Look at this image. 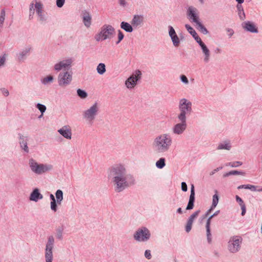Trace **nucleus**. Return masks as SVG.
<instances>
[{
	"instance_id": "nucleus-1",
	"label": "nucleus",
	"mask_w": 262,
	"mask_h": 262,
	"mask_svg": "<svg viewBox=\"0 0 262 262\" xmlns=\"http://www.w3.org/2000/svg\"><path fill=\"white\" fill-rule=\"evenodd\" d=\"M107 178L112 183L115 192L119 193L136 184L134 176L129 173L126 167L122 164H115L108 168Z\"/></svg>"
},
{
	"instance_id": "nucleus-2",
	"label": "nucleus",
	"mask_w": 262,
	"mask_h": 262,
	"mask_svg": "<svg viewBox=\"0 0 262 262\" xmlns=\"http://www.w3.org/2000/svg\"><path fill=\"white\" fill-rule=\"evenodd\" d=\"M172 143V138L168 134H162L155 137L152 141L151 147L157 154L167 152Z\"/></svg>"
},
{
	"instance_id": "nucleus-3",
	"label": "nucleus",
	"mask_w": 262,
	"mask_h": 262,
	"mask_svg": "<svg viewBox=\"0 0 262 262\" xmlns=\"http://www.w3.org/2000/svg\"><path fill=\"white\" fill-rule=\"evenodd\" d=\"M179 109L180 111L178 119L186 120V115H190L192 112V103L186 98H182L179 102Z\"/></svg>"
},
{
	"instance_id": "nucleus-4",
	"label": "nucleus",
	"mask_w": 262,
	"mask_h": 262,
	"mask_svg": "<svg viewBox=\"0 0 262 262\" xmlns=\"http://www.w3.org/2000/svg\"><path fill=\"white\" fill-rule=\"evenodd\" d=\"M29 165L31 170L37 174H41L53 169L52 165L49 164H39L33 158L29 159Z\"/></svg>"
},
{
	"instance_id": "nucleus-5",
	"label": "nucleus",
	"mask_w": 262,
	"mask_h": 262,
	"mask_svg": "<svg viewBox=\"0 0 262 262\" xmlns=\"http://www.w3.org/2000/svg\"><path fill=\"white\" fill-rule=\"evenodd\" d=\"M114 33L115 29L111 25H104L101 28L100 32L95 35V38L97 41L111 39Z\"/></svg>"
},
{
	"instance_id": "nucleus-6",
	"label": "nucleus",
	"mask_w": 262,
	"mask_h": 262,
	"mask_svg": "<svg viewBox=\"0 0 262 262\" xmlns=\"http://www.w3.org/2000/svg\"><path fill=\"white\" fill-rule=\"evenodd\" d=\"M243 238L239 235H234L230 237L227 245L228 251L231 253H236L239 251Z\"/></svg>"
},
{
	"instance_id": "nucleus-7",
	"label": "nucleus",
	"mask_w": 262,
	"mask_h": 262,
	"mask_svg": "<svg viewBox=\"0 0 262 262\" xmlns=\"http://www.w3.org/2000/svg\"><path fill=\"white\" fill-rule=\"evenodd\" d=\"M55 245V238L53 235L48 236L45 250L46 262H52L53 260V249Z\"/></svg>"
},
{
	"instance_id": "nucleus-8",
	"label": "nucleus",
	"mask_w": 262,
	"mask_h": 262,
	"mask_svg": "<svg viewBox=\"0 0 262 262\" xmlns=\"http://www.w3.org/2000/svg\"><path fill=\"white\" fill-rule=\"evenodd\" d=\"M150 231L145 227L138 229L134 234V238L139 242H147L150 238Z\"/></svg>"
},
{
	"instance_id": "nucleus-9",
	"label": "nucleus",
	"mask_w": 262,
	"mask_h": 262,
	"mask_svg": "<svg viewBox=\"0 0 262 262\" xmlns=\"http://www.w3.org/2000/svg\"><path fill=\"white\" fill-rule=\"evenodd\" d=\"M99 111V105L97 102H95L89 108L83 112V117L87 121H93L97 116Z\"/></svg>"
},
{
	"instance_id": "nucleus-10",
	"label": "nucleus",
	"mask_w": 262,
	"mask_h": 262,
	"mask_svg": "<svg viewBox=\"0 0 262 262\" xmlns=\"http://www.w3.org/2000/svg\"><path fill=\"white\" fill-rule=\"evenodd\" d=\"M58 83L61 87L69 85L72 80V74L68 71L60 72L57 77Z\"/></svg>"
},
{
	"instance_id": "nucleus-11",
	"label": "nucleus",
	"mask_w": 262,
	"mask_h": 262,
	"mask_svg": "<svg viewBox=\"0 0 262 262\" xmlns=\"http://www.w3.org/2000/svg\"><path fill=\"white\" fill-rule=\"evenodd\" d=\"M141 72L140 70H136L125 81V86L129 89L133 88L137 84V81L141 78Z\"/></svg>"
},
{
	"instance_id": "nucleus-12",
	"label": "nucleus",
	"mask_w": 262,
	"mask_h": 262,
	"mask_svg": "<svg viewBox=\"0 0 262 262\" xmlns=\"http://www.w3.org/2000/svg\"><path fill=\"white\" fill-rule=\"evenodd\" d=\"M73 62V59L72 58L62 60L54 65V69L57 72L62 70L68 71L71 68Z\"/></svg>"
},
{
	"instance_id": "nucleus-13",
	"label": "nucleus",
	"mask_w": 262,
	"mask_h": 262,
	"mask_svg": "<svg viewBox=\"0 0 262 262\" xmlns=\"http://www.w3.org/2000/svg\"><path fill=\"white\" fill-rule=\"evenodd\" d=\"M186 15L187 18L191 23L197 24L200 21L198 10L196 8L193 6L188 7L187 9Z\"/></svg>"
},
{
	"instance_id": "nucleus-14",
	"label": "nucleus",
	"mask_w": 262,
	"mask_h": 262,
	"mask_svg": "<svg viewBox=\"0 0 262 262\" xmlns=\"http://www.w3.org/2000/svg\"><path fill=\"white\" fill-rule=\"evenodd\" d=\"M180 122L174 125L172 128V133L174 134L180 135L182 134L187 128V122L186 120L178 119Z\"/></svg>"
},
{
	"instance_id": "nucleus-15",
	"label": "nucleus",
	"mask_w": 262,
	"mask_h": 262,
	"mask_svg": "<svg viewBox=\"0 0 262 262\" xmlns=\"http://www.w3.org/2000/svg\"><path fill=\"white\" fill-rule=\"evenodd\" d=\"M242 28L246 31L257 33L258 30L255 23L251 21H246L242 23Z\"/></svg>"
},
{
	"instance_id": "nucleus-16",
	"label": "nucleus",
	"mask_w": 262,
	"mask_h": 262,
	"mask_svg": "<svg viewBox=\"0 0 262 262\" xmlns=\"http://www.w3.org/2000/svg\"><path fill=\"white\" fill-rule=\"evenodd\" d=\"M168 34L171 38L173 45L175 47H178L180 43V40L175 30L171 26H168Z\"/></svg>"
},
{
	"instance_id": "nucleus-17",
	"label": "nucleus",
	"mask_w": 262,
	"mask_h": 262,
	"mask_svg": "<svg viewBox=\"0 0 262 262\" xmlns=\"http://www.w3.org/2000/svg\"><path fill=\"white\" fill-rule=\"evenodd\" d=\"M36 13L39 17V21L41 23H45L47 20V17L43 12L42 4L40 2H36L35 5Z\"/></svg>"
},
{
	"instance_id": "nucleus-18",
	"label": "nucleus",
	"mask_w": 262,
	"mask_h": 262,
	"mask_svg": "<svg viewBox=\"0 0 262 262\" xmlns=\"http://www.w3.org/2000/svg\"><path fill=\"white\" fill-rule=\"evenodd\" d=\"M32 48L31 46H28L21 50L17 55V59L19 62H24L29 55Z\"/></svg>"
},
{
	"instance_id": "nucleus-19",
	"label": "nucleus",
	"mask_w": 262,
	"mask_h": 262,
	"mask_svg": "<svg viewBox=\"0 0 262 262\" xmlns=\"http://www.w3.org/2000/svg\"><path fill=\"white\" fill-rule=\"evenodd\" d=\"M144 22V17L142 15H135L131 20V24L135 29L142 26Z\"/></svg>"
},
{
	"instance_id": "nucleus-20",
	"label": "nucleus",
	"mask_w": 262,
	"mask_h": 262,
	"mask_svg": "<svg viewBox=\"0 0 262 262\" xmlns=\"http://www.w3.org/2000/svg\"><path fill=\"white\" fill-rule=\"evenodd\" d=\"M58 132L64 138L70 140L72 138V130L69 125H64L58 130Z\"/></svg>"
},
{
	"instance_id": "nucleus-21",
	"label": "nucleus",
	"mask_w": 262,
	"mask_h": 262,
	"mask_svg": "<svg viewBox=\"0 0 262 262\" xmlns=\"http://www.w3.org/2000/svg\"><path fill=\"white\" fill-rule=\"evenodd\" d=\"M18 138L19 140V144L21 148L27 153L29 151V148L28 146L27 141L28 140V137L25 136L21 134H18Z\"/></svg>"
},
{
	"instance_id": "nucleus-22",
	"label": "nucleus",
	"mask_w": 262,
	"mask_h": 262,
	"mask_svg": "<svg viewBox=\"0 0 262 262\" xmlns=\"http://www.w3.org/2000/svg\"><path fill=\"white\" fill-rule=\"evenodd\" d=\"M195 201V190L193 184H191L190 189V194L189 196V201L187 205L186 210H191L194 207V203Z\"/></svg>"
},
{
	"instance_id": "nucleus-23",
	"label": "nucleus",
	"mask_w": 262,
	"mask_h": 262,
	"mask_svg": "<svg viewBox=\"0 0 262 262\" xmlns=\"http://www.w3.org/2000/svg\"><path fill=\"white\" fill-rule=\"evenodd\" d=\"M82 21L86 28H89L92 23V17L90 12L87 10L82 11Z\"/></svg>"
},
{
	"instance_id": "nucleus-24",
	"label": "nucleus",
	"mask_w": 262,
	"mask_h": 262,
	"mask_svg": "<svg viewBox=\"0 0 262 262\" xmlns=\"http://www.w3.org/2000/svg\"><path fill=\"white\" fill-rule=\"evenodd\" d=\"M42 199V194L40 193L39 189L37 188L33 190L29 196V200L35 202H37Z\"/></svg>"
},
{
	"instance_id": "nucleus-25",
	"label": "nucleus",
	"mask_w": 262,
	"mask_h": 262,
	"mask_svg": "<svg viewBox=\"0 0 262 262\" xmlns=\"http://www.w3.org/2000/svg\"><path fill=\"white\" fill-rule=\"evenodd\" d=\"M203 53L204 55V61L205 63H208L210 59V51L206 46V45L203 42L200 45Z\"/></svg>"
},
{
	"instance_id": "nucleus-26",
	"label": "nucleus",
	"mask_w": 262,
	"mask_h": 262,
	"mask_svg": "<svg viewBox=\"0 0 262 262\" xmlns=\"http://www.w3.org/2000/svg\"><path fill=\"white\" fill-rule=\"evenodd\" d=\"M212 216H209L207 220L206 224V235L207 241L209 243L211 242V234L210 230V224H211V220L212 219Z\"/></svg>"
},
{
	"instance_id": "nucleus-27",
	"label": "nucleus",
	"mask_w": 262,
	"mask_h": 262,
	"mask_svg": "<svg viewBox=\"0 0 262 262\" xmlns=\"http://www.w3.org/2000/svg\"><path fill=\"white\" fill-rule=\"evenodd\" d=\"M120 27L121 29L128 33L132 32L133 31V28H134L132 24H129V23L125 21L121 22Z\"/></svg>"
},
{
	"instance_id": "nucleus-28",
	"label": "nucleus",
	"mask_w": 262,
	"mask_h": 262,
	"mask_svg": "<svg viewBox=\"0 0 262 262\" xmlns=\"http://www.w3.org/2000/svg\"><path fill=\"white\" fill-rule=\"evenodd\" d=\"M235 199H236V202L239 204V206L241 207V209H242L241 214H242V215L243 216L246 213V205H245L244 201H243V200L239 196L236 195Z\"/></svg>"
},
{
	"instance_id": "nucleus-29",
	"label": "nucleus",
	"mask_w": 262,
	"mask_h": 262,
	"mask_svg": "<svg viewBox=\"0 0 262 262\" xmlns=\"http://www.w3.org/2000/svg\"><path fill=\"white\" fill-rule=\"evenodd\" d=\"M238 15L241 20H244L246 19V15L242 5H237L236 6Z\"/></svg>"
},
{
	"instance_id": "nucleus-30",
	"label": "nucleus",
	"mask_w": 262,
	"mask_h": 262,
	"mask_svg": "<svg viewBox=\"0 0 262 262\" xmlns=\"http://www.w3.org/2000/svg\"><path fill=\"white\" fill-rule=\"evenodd\" d=\"M231 148V145L229 141H224L223 143H221L219 144L217 149H226L229 150Z\"/></svg>"
},
{
	"instance_id": "nucleus-31",
	"label": "nucleus",
	"mask_w": 262,
	"mask_h": 262,
	"mask_svg": "<svg viewBox=\"0 0 262 262\" xmlns=\"http://www.w3.org/2000/svg\"><path fill=\"white\" fill-rule=\"evenodd\" d=\"M53 76L52 75H49L43 78H42L40 81L42 84L46 85L48 84L52 83L53 82Z\"/></svg>"
},
{
	"instance_id": "nucleus-32",
	"label": "nucleus",
	"mask_w": 262,
	"mask_h": 262,
	"mask_svg": "<svg viewBox=\"0 0 262 262\" xmlns=\"http://www.w3.org/2000/svg\"><path fill=\"white\" fill-rule=\"evenodd\" d=\"M55 196L58 204L60 205L63 200V192L61 190L58 189L55 192Z\"/></svg>"
},
{
	"instance_id": "nucleus-33",
	"label": "nucleus",
	"mask_w": 262,
	"mask_h": 262,
	"mask_svg": "<svg viewBox=\"0 0 262 262\" xmlns=\"http://www.w3.org/2000/svg\"><path fill=\"white\" fill-rule=\"evenodd\" d=\"M96 70L100 75H103L106 72V67L104 63H100L98 64Z\"/></svg>"
},
{
	"instance_id": "nucleus-34",
	"label": "nucleus",
	"mask_w": 262,
	"mask_h": 262,
	"mask_svg": "<svg viewBox=\"0 0 262 262\" xmlns=\"http://www.w3.org/2000/svg\"><path fill=\"white\" fill-rule=\"evenodd\" d=\"M245 172L241 171L231 170L223 174V177H227L231 175H244Z\"/></svg>"
},
{
	"instance_id": "nucleus-35",
	"label": "nucleus",
	"mask_w": 262,
	"mask_h": 262,
	"mask_svg": "<svg viewBox=\"0 0 262 262\" xmlns=\"http://www.w3.org/2000/svg\"><path fill=\"white\" fill-rule=\"evenodd\" d=\"M196 26H197V29H199V31L203 34L206 35L208 33V31L206 28V27L201 23V21L196 24Z\"/></svg>"
},
{
	"instance_id": "nucleus-36",
	"label": "nucleus",
	"mask_w": 262,
	"mask_h": 262,
	"mask_svg": "<svg viewBox=\"0 0 262 262\" xmlns=\"http://www.w3.org/2000/svg\"><path fill=\"white\" fill-rule=\"evenodd\" d=\"M165 165V159L164 158H160L156 163V167L159 169H162Z\"/></svg>"
},
{
	"instance_id": "nucleus-37",
	"label": "nucleus",
	"mask_w": 262,
	"mask_h": 262,
	"mask_svg": "<svg viewBox=\"0 0 262 262\" xmlns=\"http://www.w3.org/2000/svg\"><path fill=\"white\" fill-rule=\"evenodd\" d=\"M63 231V228L62 227H59L56 229V237L57 239L60 241L62 239Z\"/></svg>"
},
{
	"instance_id": "nucleus-38",
	"label": "nucleus",
	"mask_w": 262,
	"mask_h": 262,
	"mask_svg": "<svg viewBox=\"0 0 262 262\" xmlns=\"http://www.w3.org/2000/svg\"><path fill=\"white\" fill-rule=\"evenodd\" d=\"M215 193L213 195V197H212V203L211 205L212 208H215L218 204V202H219V197L217 194V190H215Z\"/></svg>"
},
{
	"instance_id": "nucleus-39",
	"label": "nucleus",
	"mask_w": 262,
	"mask_h": 262,
	"mask_svg": "<svg viewBox=\"0 0 262 262\" xmlns=\"http://www.w3.org/2000/svg\"><path fill=\"white\" fill-rule=\"evenodd\" d=\"M77 94L81 99H85L88 97V93L85 91L80 89L77 90Z\"/></svg>"
},
{
	"instance_id": "nucleus-40",
	"label": "nucleus",
	"mask_w": 262,
	"mask_h": 262,
	"mask_svg": "<svg viewBox=\"0 0 262 262\" xmlns=\"http://www.w3.org/2000/svg\"><path fill=\"white\" fill-rule=\"evenodd\" d=\"M185 27L186 29H187V30L188 31V32L192 36V37L193 36H195L196 34H197V33H196V31L194 30V29L192 27H191L189 25L186 24L185 25Z\"/></svg>"
},
{
	"instance_id": "nucleus-41",
	"label": "nucleus",
	"mask_w": 262,
	"mask_h": 262,
	"mask_svg": "<svg viewBox=\"0 0 262 262\" xmlns=\"http://www.w3.org/2000/svg\"><path fill=\"white\" fill-rule=\"evenodd\" d=\"M36 107L39 110L42 115H43V114L46 112L47 109V107L45 105L39 103L36 105Z\"/></svg>"
},
{
	"instance_id": "nucleus-42",
	"label": "nucleus",
	"mask_w": 262,
	"mask_h": 262,
	"mask_svg": "<svg viewBox=\"0 0 262 262\" xmlns=\"http://www.w3.org/2000/svg\"><path fill=\"white\" fill-rule=\"evenodd\" d=\"M243 164V163L240 161H235L233 162H229L226 164V166H230L231 167H236L241 166Z\"/></svg>"
},
{
	"instance_id": "nucleus-43",
	"label": "nucleus",
	"mask_w": 262,
	"mask_h": 262,
	"mask_svg": "<svg viewBox=\"0 0 262 262\" xmlns=\"http://www.w3.org/2000/svg\"><path fill=\"white\" fill-rule=\"evenodd\" d=\"M50 205H51V209L54 212H56L57 210V205H58L57 201H51Z\"/></svg>"
},
{
	"instance_id": "nucleus-44",
	"label": "nucleus",
	"mask_w": 262,
	"mask_h": 262,
	"mask_svg": "<svg viewBox=\"0 0 262 262\" xmlns=\"http://www.w3.org/2000/svg\"><path fill=\"white\" fill-rule=\"evenodd\" d=\"M5 18V11L4 9H2L0 14V27H1L4 22Z\"/></svg>"
},
{
	"instance_id": "nucleus-45",
	"label": "nucleus",
	"mask_w": 262,
	"mask_h": 262,
	"mask_svg": "<svg viewBox=\"0 0 262 262\" xmlns=\"http://www.w3.org/2000/svg\"><path fill=\"white\" fill-rule=\"evenodd\" d=\"M123 33L120 30H118V40L116 42V44H118L124 38Z\"/></svg>"
},
{
	"instance_id": "nucleus-46",
	"label": "nucleus",
	"mask_w": 262,
	"mask_h": 262,
	"mask_svg": "<svg viewBox=\"0 0 262 262\" xmlns=\"http://www.w3.org/2000/svg\"><path fill=\"white\" fill-rule=\"evenodd\" d=\"M181 81L185 84H187L189 83V81L187 78V77L184 75H182L180 76Z\"/></svg>"
},
{
	"instance_id": "nucleus-47",
	"label": "nucleus",
	"mask_w": 262,
	"mask_h": 262,
	"mask_svg": "<svg viewBox=\"0 0 262 262\" xmlns=\"http://www.w3.org/2000/svg\"><path fill=\"white\" fill-rule=\"evenodd\" d=\"M65 0H56V4L57 7L61 8L64 4Z\"/></svg>"
},
{
	"instance_id": "nucleus-48",
	"label": "nucleus",
	"mask_w": 262,
	"mask_h": 262,
	"mask_svg": "<svg viewBox=\"0 0 262 262\" xmlns=\"http://www.w3.org/2000/svg\"><path fill=\"white\" fill-rule=\"evenodd\" d=\"M144 256L147 259H150L152 257L150 250H146L144 253Z\"/></svg>"
},
{
	"instance_id": "nucleus-49",
	"label": "nucleus",
	"mask_w": 262,
	"mask_h": 262,
	"mask_svg": "<svg viewBox=\"0 0 262 262\" xmlns=\"http://www.w3.org/2000/svg\"><path fill=\"white\" fill-rule=\"evenodd\" d=\"M257 187H258V186L250 185V184H247V189H250L252 191H257Z\"/></svg>"
},
{
	"instance_id": "nucleus-50",
	"label": "nucleus",
	"mask_w": 262,
	"mask_h": 262,
	"mask_svg": "<svg viewBox=\"0 0 262 262\" xmlns=\"http://www.w3.org/2000/svg\"><path fill=\"white\" fill-rule=\"evenodd\" d=\"M193 37L195 39V40L198 43L199 46L203 43L201 38L198 35V34H196L195 36H193Z\"/></svg>"
},
{
	"instance_id": "nucleus-51",
	"label": "nucleus",
	"mask_w": 262,
	"mask_h": 262,
	"mask_svg": "<svg viewBox=\"0 0 262 262\" xmlns=\"http://www.w3.org/2000/svg\"><path fill=\"white\" fill-rule=\"evenodd\" d=\"M200 212V210H197L193 212L189 217L191 218L193 221L196 218Z\"/></svg>"
},
{
	"instance_id": "nucleus-52",
	"label": "nucleus",
	"mask_w": 262,
	"mask_h": 262,
	"mask_svg": "<svg viewBox=\"0 0 262 262\" xmlns=\"http://www.w3.org/2000/svg\"><path fill=\"white\" fill-rule=\"evenodd\" d=\"M181 189L184 192L187 191V185L185 182H183L181 183Z\"/></svg>"
},
{
	"instance_id": "nucleus-53",
	"label": "nucleus",
	"mask_w": 262,
	"mask_h": 262,
	"mask_svg": "<svg viewBox=\"0 0 262 262\" xmlns=\"http://www.w3.org/2000/svg\"><path fill=\"white\" fill-rule=\"evenodd\" d=\"M192 225L189 224L188 223H186V225L185 226V231L186 232L188 233L190 231L191 228H192Z\"/></svg>"
},
{
	"instance_id": "nucleus-54",
	"label": "nucleus",
	"mask_w": 262,
	"mask_h": 262,
	"mask_svg": "<svg viewBox=\"0 0 262 262\" xmlns=\"http://www.w3.org/2000/svg\"><path fill=\"white\" fill-rule=\"evenodd\" d=\"M6 61V58L4 56L0 57V67L4 65Z\"/></svg>"
},
{
	"instance_id": "nucleus-55",
	"label": "nucleus",
	"mask_w": 262,
	"mask_h": 262,
	"mask_svg": "<svg viewBox=\"0 0 262 262\" xmlns=\"http://www.w3.org/2000/svg\"><path fill=\"white\" fill-rule=\"evenodd\" d=\"M222 167L221 166V167H219L217 168H216V169H214L213 170H212L210 173V176H212L213 175L215 172H217L218 171H219L220 170L222 169Z\"/></svg>"
},
{
	"instance_id": "nucleus-56",
	"label": "nucleus",
	"mask_w": 262,
	"mask_h": 262,
	"mask_svg": "<svg viewBox=\"0 0 262 262\" xmlns=\"http://www.w3.org/2000/svg\"><path fill=\"white\" fill-rule=\"evenodd\" d=\"M120 5L125 7L126 5V2L125 0H119V1Z\"/></svg>"
},
{
	"instance_id": "nucleus-57",
	"label": "nucleus",
	"mask_w": 262,
	"mask_h": 262,
	"mask_svg": "<svg viewBox=\"0 0 262 262\" xmlns=\"http://www.w3.org/2000/svg\"><path fill=\"white\" fill-rule=\"evenodd\" d=\"M227 32H229V34H228L229 36L231 37L234 34V31L232 29L228 28L227 30Z\"/></svg>"
},
{
	"instance_id": "nucleus-58",
	"label": "nucleus",
	"mask_w": 262,
	"mask_h": 262,
	"mask_svg": "<svg viewBox=\"0 0 262 262\" xmlns=\"http://www.w3.org/2000/svg\"><path fill=\"white\" fill-rule=\"evenodd\" d=\"M29 12H32V14L34 13V4H33V3H31L30 4V5Z\"/></svg>"
},
{
	"instance_id": "nucleus-59",
	"label": "nucleus",
	"mask_w": 262,
	"mask_h": 262,
	"mask_svg": "<svg viewBox=\"0 0 262 262\" xmlns=\"http://www.w3.org/2000/svg\"><path fill=\"white\" fill-rule=\"evenodd\" d=\"M215 208H212V205L211 206L210 208L206 212V214H205V216L204 218H205L206 216H208L209 214Z\"/></svg>"
},
{
	"instance_id": "nucleus-60",
	"label": "nucleus",
	"mask_w": 262,
	"mask_h": 262,
	"mask_svg": "<svg viewBox=\"0 0 262 262\" xmlns=\"http://www.w3.org/2000/svg\"><path fill=\"white\" fill-rule=\"evenodd\" d=\"M243 188L247 189V185H242L237 187L238 189H241Z\"/></svg>"
},
{
	"instance_id": "nucleus-61",
	"label": "nucleus",
	"mask_w": 262,
	"mask_h": 262,
	"mask_svg": "<svg viewBox=\"0 0 262 262\" xmlns=\"http://www.w3.org/2000/svg\"><path fill=\"white\" fill-rule=\"evenodd\" d=\"M3 93L6 96H8L9 95V93L8 91L7 90H6V89H4L3 90Z\"/></svg>"
},
{
	"instance_id": "nucleus-62",
	"label": "nucleus",
	"mask_w": 262,
	"mask_h": 262,
	"mask_svg": "<svg viewBox=\"0 0 262 262\" xmlns=\"http://www.w3.org/2000/svg\"><path fill=\"white\" fill-rule=\"evenodd\" d=\"M220 210H217L212 215H211L210 216H212V218H213V217L217 215L220 213Z\"/></svg>"
},
{
	"instance_id": "nucleus-63",
	"label": "nucleus",
	"mask_w": 262,
	"mask_h": 262,
	"mask_svg": "<svg viewBox=\"0 0 262 262\" xmlns=\"http://www.w3.org/2000/svg\"><path fill=\"white\" fill-rule=\"evenodd\" d=\"M50 199L51 200V201H56L54 195L53 194H52V193H51L50 194Z\"/></svg>"
},
{
	"instance_id": "nucleus-64",
	"label": "nucleus",
	"mask_w": 262,
	"mask_h": 262,
	"mask_svg": "<svg viewBox=\"0 0 262 262\" xmlns=\"http://www.w3.org/2000/svg\"><path fill=\"white\" fill-rule=\"evenodd\" d=\"M193 221H194L191 218L189 217L187 223L192 225Z\"/></svg>"
}]
</instances>
